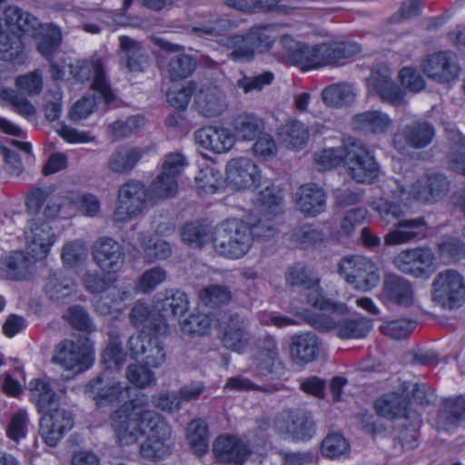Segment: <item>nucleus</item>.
<instances>
[{
    "label": "nucleus",
    "instance_id": "f257e3e1",
    "mask_svg": "<svg viewBox=\"0 0 465 465\" xmlns=\"http://www.w3.org/2000/svg\"><path fill=\"white\" fill-rule=\"evenodd\" d=\"M283 55L294 65L306 71L326 65L339 64L361 53V46L354 42L322 43L308 45L295 41L290 35L280 40Z\"/></svg>",
    "mask_w": 465,
    "mask_h": 465
},
{
    "label": "nucleus",
    "instance_id": "f03ea898",
    "mask_svg": "<svg viewBox=\"0 0 465 465\" xmlns=\"http://www.w3.org/2000/svg\"><path fill=\"white\" fill-rule=\"evenodd\" d=\"M31 401L39 412H45L39 422V434L50 447H54L64 434L73 428V418L69 411L54 408L56 395L49 382L44 379H34L28 384Z\"/></svg>",
    "mask_w": 465,
    "mask_h": 465
},
{
    "label": "nucleus",
    "instance_id": "7ed1b4c3",
    "mask_svg": "<svg viewBox=\"0 0 465 465\" xmlns=\"http://www.w3.org/2000/svg\"><path fill=\"white\" fill-rule=\"evenodd\" d=\"M373 210L383 226H392L384 236L386 245L406 244L415 241L425 232L427 223L424 217H407L405 206L400 202L380 199L373 203Z\"/></svg>",
    "mask_w": 465,
    "mask_h": 465
},
{
    "label": "nucleus",
    "instance_id": "20e7f679",
    "mask_svg": "<svg viewBox=\"0 0 465 465\" xmlns=\"http://www.w3.org/2000/svg\"><path fill=\"white\" fill-rule=\"evenodd\" d=\"M51 188H34L26 197V209L34 217L25 232L28 249L36 259H44L54 243L55 235L47 221L39 216V209L51 195Z\"/></svg>",
    "mask_w": 465,
    "mask_h": 465
},
{
    "label": "nucleus",
    "instance_id": "39448f33",
    "mask_svg": "<svg viewBox=\"0 0 465 465\" xmlns=\"http://www.w3.org/2000/svg\"><path fill=\"white\" fill-rule=\"evenodd\" d=\"M252 244L250 224L235 219L223 222L213 240L215 251L231 259L243 257Z\"/></svg>",
    "mask_w": 465,
    "mask_h": 465
},
{
    "label": "nucleus",
    "instance_id": "423d86ee",
    "mask_svg": "<svg viewBox=\"0 0 465 465\" xmlns=\"http://www.w3.org/2000/svg\"><path fill=\"white\" fill-rule=\"evenodd\" d=\"M431 286V301L441 309L460 307L465 301V279L455 270L439 272Z\"/></svg>",
    "mask_w": 465,
    "mask_h": 465
},
{
    "label": "nucleus",
    "instance_id": "0eeeda50",
    "mask_svg": "<svg viewBox=\"0 0 465 465\" xmlns=\"http://www.w3.org/2000/svg\"><path fill=\"white\" fill-rule=\"evenodd\" d=\"M93 353V341L90 338L76 335L58 343L52 361L66 370L82 371L89 367Z\"/></svg>",
    "mask_w": 465,
    "mask_h": 465
},
{
    "label": "nucleus",
    "instance_id": "6e6552de",
    "mask_svg": "<svg viewBox=\"0 0 465 465\" xmlns=\"http://www.w3.org/2000/svg\"><path fill=\"white\" fill-rule=\"evenodd\" d=\"M339 273L355 289L369 292L380 282L376 264L363 256H351L341 260Z\"/></svg>",
    "mask_w": 465,
    "mask_h": 465
},
{
    "label": "nucleus",
    "instance_id": "1a4fd4ad",
    "mask_svg": "<svg viewBox=\"0 0 465 465\" xmlns=\"http://www.w3.org/2000/svg\"><path fill=\"white\" fill-rule=\"evenodd\" d=\"M346 167L348 174L357 183H371L380 173V166L371 152L361 142H347Z\"/></svg>",
    "mask_w": 465,
    "mask_h": 465
},
{
    "label": "nucleus",
    "instance_id": "9d476101",
    "mask_svg": "<svg viewBox=\"0 0 465 465\" xmlns=\"http://www.w3.org/2000/svg\"><path fill=\"white\" fill-rule=\"evenodd\" d=\"M273 427L275 431L294 441L311 440L316 431L312 416L302 410H288L276 417Z\"/></svg>",
    "mask_w": 465,
    "mask_h": 465
},
{
    "label": "nucleus",
    "instance_id": "9b49d317",
    "mask_svg": "<svg viewBox=\"0 0 465 465\" xmlns=\"http://www.w3.org/2000/svg\"><path fill=\"white\" fill-rule=\"evenodd\" d=\"M127 347L132 358L141 357L143 363L151 368H160L166 361L165 349L161 340L145 331L131 335Z\"/></svg>",
    "mask_w": 465,
    "mask_h": 465
},
{
    "label": "nucleus",
    "instance_id": "f8f14e48",
    "mask_svg": "<svg viewBox=\"0 0 465 465\" xmlns=\"http://www.w3.org/2000/svg\"><path fill=\"white\" fill-rule=\"evenodd\" d=\"M367 86L370 94L379 95L383 102L393 106L405 103V93L393 81L392 71L388 65H376L367 79Z\"/></svg>",
    "mask_w": 465,
    "mask_h": 465
},
{
    "label": "nucleus",
    "instance_id": "ddd939ff",
    "mask_svg": "<svg viewBox=\"0 0 465 465\" xmlns=\"http://www.w3.org/2000/svg\"><path fill=\"white\" fill-rule=\"evenodd\" d=\"M146 189L143 183L129 181L118 191V204L114 211V218L124 222L139 214L145 205Z\"/></svg>",
    "mask_w": 465,
    "mask_h": 465
},
{
    "label": "nucleus",
    "instance_id": "4468645a",
    "mask_svg": "<svg viewBox=\"0 0 465 465\" xmlns=\"http://www.w3.org/2000/svg\"><path fill=\"white\" fill-rule=\"evenodd\" d=\"M70 73L80 82L88 81L92 74H94L92 83L93 90L103 97L106 104L114 100V94L106 81L104 64L101 59H95L92 62L77 61L75 64H70Z\"/></svg>",
    "mask_w": 465,
    "mask_h": 465
},
{
    "label": "nucleus",
    "instance_id": "2eb2a0df",
    "mask_svg": "<svg viewBox=\"0 0 465 465\" xmlns=\"http://www.w3.org/2000/svg\"><path fill=\"white\" fill-rule=\"evenodd\" d=\"M434 261L435 256L430 248L417 247L401 252L394 258V264L401 272L420 278L430 272Z\"/></svg>",
    "mask_w": 465,
    "mask_h": 465
},
{
    "label": "nucleus",
    "instance_id": "dca6fc26",
    "mask_svg": "<svg viewBox=\"0 0 465 465\" xmlns=\"http://www.w3.org/2000/svg\"><path fill=\"white\" fill-rule=\"evenodd\" d=\"M422 68L429 78L440 84L454 80L460 70L457 55L449 51L428 55Z\"/></svg>",
    "mask_w": 465,
    "mask_h": 465
},
{
    "label": "nucleus",
    "instance_id": "f3484780",
    "mask_svg": "<svg viewBox=\"0 0 465 465\" xmlns=\"http://www.w3.org/2000/svg\"><path fill=\"white\" fill-rule=\"evenodd\" d=\"M226 180L234 189L245 190L258 186L261 173L258 166L251 159L239 157L228 162Z\"/></svg>",
    "mask_w": 465,
    "mask_h": 465
},
{
    "label": "nucleus",
    "instance_id": "a211bd4d",
    "mask_svg": "<svg viewBox=\"0 0 465 465\" xmlns=\"http://www.w3.org/2000/svg\"><path fill=\"white\" fill-rule=\"evenodd\" d=\"M93 257L101 270L116 272L124 264L125 254L122 245L110 237H102L93 245Z\"/></svg>",
    "mask_w": 465,
    "mask_h": 465
},
{
    "label": "nucleus",
    "instance_id": "6ab92c4d",
    "mask_svg": "<svg viewBox=\"0 0 465 465\" xmlns=\"http://www.w3.org/2000/svg\"><path fill=\"white\" fill-rule=\"evenodd\" d=\"M195 142L203 148L215 153H223L234 144L231 130L215 125H207L194 132Z\"/></svg>",
    "mask_w": 465,
    "mask_h": 465
},
{
    "label": "nucleus",
    "instance_id": "aec40b11",
    "mask_svg": "<svg viewBox=\"0 0 465 465\" xmlns=\"http://www.w3.org/2000/svg\"><path fill=\"white\" fill-rule=\"evenodd\" d=\"M213 450L219 462L234 465H243L251 454L250 449L242 440L230 435L218 437Z\"/></svg>",
    "mask_w": 465,
    "mask_h": 465
},
{
    "label": "nucleus",
    "instance_id": "412c9836",
    "mask_svg": "<svg viewBox=\"0 0 465 465\" xmlns=\"http://www.w3.org/2000/svg\"><path fill=\"white\" fill-rule=\"evenodd\" d=\"M250 339L246 319L237 312L229 314L223 326V345L240 352L248 346Z\"/></svg>",
    "mask_w": 465,
    "mask_h": 465
},
{
    "label": "nucleus",
    "instance_id": "4be33fe9",
    "mask_svg": "<svg viewBox=\"0 0 465 465\" xmlns=\"http://www.w3.org/2000/svg\"><path fill=\"white\" fill-rule=\"evenodd\" d=\"M449 186L446 176L440 173H429L412 184L411 193L418 201L434 203L446 195Z\"/></svg>",
    "mask_w": 465,
    "mask_h": 465
},
{
    "label": "nucleus",
    "instance_id": "5701e85b",
    "mask_svg": "<svg viewBox=\"0 0 465 465\" xmlns=\"http://www.w3.org/2000/svg\"><path fill=\"white\" fill-rule=\"evenodd\" d=\"M154 309L165 323L170 319L183 315L189 309L187 295L178 290H165L155 297Z\"/></svg>",
    "mask_w": 465,
    "mask_h": 465
},
{
    "label": "nucleus",
    "instance_id": "b1692460",
    "mask_svg": "<svg viewBox=\"0 0 465 465\" xmlns=\"http://www.w3.org/2000/svg\"><path fill=\"white\" fill-rule=\"evenodd\" d=\"M194 106L203 117L219 116L227 109L226 95L217 86L202 87L195 94Z\"/></svg>",
    "mask_w": 465,
    "mask_h": 465
},
{
    "label": "nucleus",
    "instance_id": "393cba45",
    "mask_svg": "<svg viewBox=\"0 0 465 465\" xmlns=\"http://www.w3.org/2000/svg\"><path fill=\"white\" fill-rule=\"evenodd\" d=\"M118 52L120 64L128 72H143L147 66L149 56L141 43L126 35L119 37Z\"/></svg>",
    "mask_w": 465,
    "mask_h": 465
},
{
    "label": "nucleus",
    "instance_id": "a878e982",
    "mask_svg": "<svg viewBox=\"0 0 465 465\" xmlns=\"http://www.w3.org/2000/svg\"><path fill=\"white\" fill-rule=\"evenodd\" d=\"M84 393L97 401L99 405L120 402L127 395L126 387L121 382L105 381L100 376L86 384Z\"/></svg>",
    "mask_w": 465,
    "mask_h": 465
},
{
    "label": "nucleus",
    "instance_id": "bb28decb",
    "mask_svg": "<svg viewBox=\"0 0 465 465\" xmlns=\"http://www.w3.org/2000/svg\"><path fill=\"white\" fill-rule=\"evenodd\" d=\"M435 137L434 126L427 121H414L407 124L401 133L395 135L394 143L399 146L401 140L407 145L416 149L428 146Z\"/></svg>",
    "mask_w": 465,
    "mask_h": 465
},
{
    "label": "nucleus",
    "instance_id": "cd10ccee",
    "mask_svg": "<svg viewBox=\"0 0 465 465\" xmlns=\"http://www.w3.org/2000/svg\"><path fill=\"white\" fill-rule=\"evenodd\" d=\"M111 420L115 438L120 444H134L142 436V423L139 419L116 410L111 415Z\"/></svg>",
    "mask_w": 465,
    "mask_h": 465
},
{
    "label": "nucleus",
    "instance_id": "c85d7f7f",
    "mask_svg": "<svg viewBox=\"0 0 465 465\" xmlns=\"http://www.w3.org/2000/svg\"><path fill=\"white\" fill-rule=\"evenodd\" d=\"M31 259L21 251H15L0 258V278L8 281H23L31 274Z\"/></svg>",
    "mask_w": 465,
    "mask_h": 465
},
{
    "label": "nucleus",
    "instance_id": "c756f323",
    "mask_svg": "<svg viewBox=\"0 0 465 465\" xmlns=\"http://www.w3.org/2000/svg\"><path fill=\"white\" fill-rule=\"evenodd\" d=\"M296 204L305 215L316 216L325 210V193L315 183L303 184L297 192Z\"/></svg>",
    "mask_w": 465,
    "mask_h": 465
},
{
    "label": "nucleus",
    "instance_id": "7c9ffc66",
    "mask_svg": "<svg viewBox=\"0 0 465 465\" xmlns=\"http://www.w3.org/2000/svg\"><path fill=\"white\" fill-rule=\"evenodd\" d=\"M145 149L122 146L114 150L107 161V169L114 173L123 174L132 172L143 158Z\"/></svg>",
    "mask_w": 465,
    "mask_h": 465
},
{
    "label": "nucleus",
    "instance_id": "2f4dec72",
    "mask_svg": "<svg viewBox=\"0 0 465 465\" xmlns=\"http://www.w3.org/2000/svg\"><path fill=\"white\" fill-rule=\"evenodd\" d=\"M5 25L12 31L28 35L32 37L37 36V32L43 25L37 17L22 10L15 5H9L4 11Z\"/></svg>",
    "mask_w": 465,
    "mask_h": 465
},
{
    "label": "nucleus",
    "instance_id": "473e14b6",
    "mask_svg": "<svg viewBox=\"0 0 465 465\" xmlns=\"http://www.w3.org/2000/svg\"><path fill=\"white\" fill-rule=\"evenodd\" d=\"M75 291V282L62 271L50 272L45 278L44 292L52 302H64L74 294Z\"/></svg>",
    "mask_w": 465,
    "mask_h": 465
},
{
    "label": "nucleus",
    "instance_id": "72a5a7b5",
    "mask_svg": "<svg viewBox=\"0 0 465 465\" xmlns=\"http://www.w3.org/2000/svg\"><path fill=\"white\" fill-rule=\"evenodd\" d=\"M383 291L387 299L400 306L410 307L414 302L412 286L402 277L394 274L387 275L384 280Z\"/></svg>",
    "mask_w": 465,
    "mask_h": 465
},
{
    "label": "nucleus",
    "instance_id": "f704fd0d",
    "mask_svg": "<svg viewBox=\"0 0 465 465\" xmlns=\"http://www.w3.org/2000/svg\"><path fill=\"white\" fill-rule=\"evenodd\" d=\"M291 356L296 363H309L315 360L319 351L317 336L304 332L292 337Z\"/></svg>",
    "mask_w": 465,
    "mask_h": 465
},
{
    "label": "nucleus",
    "instance_id": "c9c22d12",
    "mask_svg": "<svg viewBox=\"0 0 465 465\" xmlns=\"http://www.w3.org/2000/svg\"><path fill=\"white\" fill-rule=\"evenodd\" d=\"M129 319L136 328L153 330L159 333H165L168 324L163 319H160L159 314L153 312L149 305L137 302L129 312Z\"/></svg>",
    "mask_w": 465,
    "mask_h": 465
},
{
    "label": "nucleus",
    "instance_id": "e433bc0d",
    "mask_svg": "<svg viewBox=\"0 0 465 465\" xmlns=\"http://www.w3.org/2000/svg\"><path fill=\"white\" fill-rule=\"evenodd\" d=\"M391 124L389 115L377 110L358 114L352 119L353 129L364 134H383Z\"/></svg>",
    "mask_w": 465,
    "mask_h": 465
},
{
    "label": "nucleus",
    "instance_id": "4c0bfd02",
    "mask_svg": "<svg viewBox=\"0 0 465 465\" xmlns=\"http://www.w3.org/2000/svg\"><path fill=\"white\" fill-rule=\"evenodd\" d=\"M409 402L398 393L385 394L375 401V409L379 415L387 419L409 417Z\"/></svg>",
    "mask_w": 465,
    "mask_h": 465
},
{
    "label": "nucleus",
    "instance_id": "58836bf2",
    "mask_svg": "<svg viewBox=\"0 0 465 465\" xmlns=\"http://www.w3.org/2000/svg\"><path fill=\"white\" fill-rule=\"evenodd\" d=\"M461 421H465V398L456 397L445 400L439 413V426L449 430Z\"/></svg>",
    "mask_w": 465,
    "mask_h": 465
},
{
    "label": "nucleus",
    "instance_id": "ea45409f",
    "mask_svg": "<svg viewBox=\"0 0 465 465\" xmlns=\"http://www.w3.org/2000/svg\"><path fill=\"white\" fill-rule=\"evenodd\" d=\"M142 115H131L125 119L116 120L106 127L107 136L114 142L126 139L138 133L144 125Z\"/></svg>",
    "mask_w": 465,
    "mask_h": 465
},
{
    "label": "nucleus",
    "instance_id": "a19ab883",
    "mask_svg": "<svg viewBox=\"0 0 465 465\" xmlns=\"http://www.w3.org/2000/svg\"><path fill=\"white\" fill-rule=\"evenodd\" d=\"M303 292L307 303L315 309L322 312H336L341 315L348 312L346 304L333 302L325 297L323 290L320 286V279L317 280V282L313 284V286H309L306 290H303Z\"/></svg>",
    "mask_w": 465,
    "mask_h": 465
},
{
    "label": "nucleus",
    "instance_id": "79ce46f5",
    "mask_svg": "<svg viewBox=\"0 0 465 465\" xmlns=\"http://www.w3.org/2000/svg\"><path fill=\"white\" fill-rule=\"evenodd\" d=\"M355 98L353 87L348 83H337L325 87L322 92V102L331 107L351 104Z\"/></svg>",
    "mask_w": 465,
    "mask_h": 465
},
{
    "label": "nucleus",
    "instance_id": "37998d69",
    "mask_svg": "<svg viewBox=\"0 0 465 465\" xmlns=\"http://www.w3.org/2000/svg\"><path fill=\"white\" fill-rule=\"evenodd\" d=\"M142 423V435L152 438L169 440L172 429L166 419L157 412H145Z\"/></svg>",
    "mask_w": 465,
    "mask_h": 465
},
{
    "label": "nucleus",
    "instance_id": "c03bdc74",
    "mask_svg": "<svg viewBox=\"0 0 465 465\" xmlns=\"http://www.w3.org/2000/svg\"><path fill=\"white\" fill-rule=\"evenodd\" d=\"M233 129L236 135L245 141H252L262 133L263 123L253 114H241L233 121Z\"/></svg>",
    "mask_w": 465,
    "mask_h": 465
},
{
    "label": "nucleus",
    "instance_id": "a18cd8bd",
    "mask_svg": "<svg viewBox=\"0 0 465 465\" xmlns=\"http://www.w3.org/2000/svg\"><path fill=\"white\" fill-rule=\"evenodd\" d=\"M186 438L194 454L202 456L209 449V437L206 423L202 420L191 421L186 429Z\"/></svg>",
    "mask_w": 465,
    "mask_h": 465
},
{
    "label": "nucleus",
    "instance_id": "49530a36",
    "mask_svg": "<svg viewBox=\"0 0 465 465\" xmlns=\"http://www.w3.org/2000/svg\"><path fill=\"white\" fill-rule=\"evenodd\" d=\"M282 196L274 185H268L260 191L254 199V204L260 213L276 216L282 212Z\"/></svg>",
    "mask_w": 465,
    "mask_h": 465
},
{
    "label": "nucleus",
    "instance_id": "de8ad7c7",
    "mask_svg": "<svg viewBox=\"0 0 465 465\" xmlns=\"http://www.w3.org/2000/svg\"><path fill=\"white\" fill-rule=\"evenodd\" d=\"M371 329L366 318L345 319L338 322L336 334L341 339H363Z\"/></svg>",
    "mask_w": 465,
    "mask_h": 465
},
{
    "label": "nucleus",
    "instance_id": "09e8293b",
    "mask_svg": "<svg viewBox=\"0 0 465 465\" xmlns=\"http://www.w3.org/2000/svg\"><path fill=\"white\" fill-rule=\"evenodd\" d=\"M138 240L143 251L144 259L148 263H152L155 260H165L172 254V248L165 241H153L145 233H140Z\"/></svg>",
    "mask_w": 465,
    "mask_h": 465
},
{
    "label": "nucleus",
    "instance_id": "8fccbe9b",
    "mask_svg": "<svg viewBox=\"0 0 465 465\" xmlns=\"http://www.w3.org/2000/svg\"><path fill=\"white\" fill-rule=\"evenodd\" d=\"M36 46L39 53L46 58L54 53L61 41L60 30L53 25H43L37 32Z\"/></svg>",
    "mask_w": 465,
    "mask_h": 465
},
{
    "label": "nucleus",
    "instance_id": "3c124183",
    "mask_svg": "<svg viewBox=\"0 0 465 465\" xmlns=\"http://www.w3.org/2000/svg\"><path fill=\"white\" fill-rule=\"evenodd\" d=\"M196 68V61L188 54H179L170 58L167 73L172 81H179L190 76Z\"/></svg>",
    "mask_w": 465,
    "mask_h": 465
},
{
    "label": "nucleus",
    "instance_id": "603ef678",
    "mask_svg": "<svg viewBox=\"0 0 465 465\" xmlns=\"http://www.w3.org/2000/svg\"><path fill=\"white\" fill-rule=\"evenodd\" d=\"M223 45L231 52L227 54L233 61H245L253 57L255 53L247 35H231L223 40Z\"/></svg>",
    "mask_w": 465,
    "mask_h": 465
},
{
    "label": "nucleus",
    "instance_id": "864d4df0",
    "mask_svg": "<svg viewBox=\"0 0 465 465\" xmlns=\"http://www.w3.org/2000/svg\"><path fill=\"white\" fill-rule=\"evenodd\" d=\"M274 27L272 25H254L246 34L249 43L254 51H268L274 43Z\"/></svg>",
    "mask_w": 465,
    "mask_h": 465
},
{
    "label": "nucleus",
    "instance_id": "5fc2aeb1",
    "mask_svg": "<svg viewBox=\"0 0 465 465\" xmlns=\"http://www.w3.org/2000/svg\"><path fill=\"white\" fill-rule=\"evenodd\" d=\"M199 299L205 305L212 308L229 303L232 292L223 285H209L199 292Z\"/></svg>",
    "mask_w": 465,
    "mask_h": 465
},
{
    "label": "nucleus",
    "instance_id": "6e6d98bb",
    "mask_svg": "<svg viewBox=\"0 0 465 465\" xmlns=\"http://www.w3.org/2000/svg\"><path fill=\"white\" fill-rule=\"evenodd\" d=\"M233 22L226 18H215L209 22H201L193 26L192 32L199 37H216L231 31Z\"/></svg>",
    "mask_w": 465,
    "mask_h": 465
},
{
    "label": "nucleus",
    "instance_id": "4d7b16f0",
    "mask_svg": "<svg viewBox=\"0 0 465 465\" xmlns=\"http://www.w3.org/2000/svg\"><path fill=\"white\" fill-rule=\"evenodd\" d=\"M347 143L343 147L328 148L314 154L315 163L320 171H326L338 166L341 162L346 164Z\"/></svg>",
    "mask_w": 465,
    "mask_h": 465
},
{
    "label": "nucleus",
    "instance_id": "13d9d810",
    "mask_svg": "<svg viewBox=\"0 0 465 465\" xmlns=\"http://www.w3.org/2000/svg\"><path fill=\"white\" fill-rule=\"evenodd\" d=\"M150 366L144 363L130 364L126 369V378L135 387L145 389L156 384L154 372L150 370Z\"/></svg>",
    "mask_w": 465,
    "mask_h": 465
},
{
    "label": "nucleus",
    "instance_id": "bf43d9fd",
    "mask_svg": "<svg viewBox=\"0 0 465 465\" xmlns=\"http://www.w3.org/2000/svg\"><path fill=\"white\" fill-rule=\"evenodd\" d=\"M319 278L306 266L297 263L286 272V282L291 287L301 288L302 291L313 286Z\"/></svg>",
    "mask_w": 465,
    "mask_h": 465
},
{
    "label": "nucleus",
    "instance_id": "052dcab7",
    "mask_svg": "<svg viewBox=\"0 0 465 465\" xmlns=\"http://www.w3.org/2000/svg\"><path fill=\"white\" fill-rule=\"evenodd\" d=\"M151 194L158 199L173 197L178 191V181L173 175L161 172L150 185Z\"/></svg>",
    "mask_w": 465,
    "mask_h": 465
},
{
    "label": "nucleus",
    "instance_id": "680f3d73",
    "mask_svg": "<svg viewBox=\"0 0 465 465\" xmlns=\"http://www.w3.org/2000/svg\"><path fill=\"white\" fill-rule=\"evenodd\" d=\"M254 361L256 369L262 376L274 380L280 379L285 374V365L279 353L255 358Z\"/></svg>",
    "mask_w": 465,
    "mask_h": 465
},
{
    "label": "nucleus",
    "instance_id": "e2e57ef3",
    "mask_svg": "<svg viewBox=\"0 0 465 465\" xmlns=\"http://www.w3.org/2000/svg\"><path fill=\"white\" fill-rule=\"evenodd\" d=\"M15 87L22 94L35 96L41 94L43 90V74L35 69L25 74L18 75L15 82Z\"/></svg>",
    "mask_w": 465,
    "mask_h": 465
},
{
    "label": "nucleus",
    "instance_id": "0e129e2a",
    "mask_svg": "<svg viewBox=\"0 0 465 465\" xmlns=\"http://www.w3.org/2000/svg\"><path fill=\"white\" fill-rule=\"evenodd\" d=\"M64 319L67 321L74 329L78 331L88 333L95 331V325L87 311L83 306L74 305L69 307L64 314Z\"/></svg>",
    "mask_w": 465,
    "mask_h": 465
},
{
    "label": "nucleus",
    "instance_id": "69168bd1",
    "mask_svg": "<svg viewBox=\"0 0 465 465\" xmlns=\"http://www.w3.org/2000/svg\"><path fill=\"white\" fill-rule=\"evenodd\" d=\"M323 240V233L321 230L312 226L303 225L294 228L290 234V241L302 248L317 244Z\"/></svg>",
    "mask_w": 465,
    "mask_h": 465
},
{
    "label": "nucleus",
    "instance_id": "338daca9",
    "mask_svg": "<svg viewBox=\"0 0 465 465\" xmlns=\"http://www.w3.org/2000/svg\"><path fill=\"white\" fill-rule=\"evenodd\" d=\"M0 97L7 101L13 107V110L24 117H29L35 114L36 110L30 101L22 94L10 88H1Z\"/></svg>",
    "mask_w": 465,
    "mask_h": 465
},
{
    "label": "nucleus",
    "instance_id": "774afa93",
    "mask_svg": "<svg viewBox=\"0 0 465 465\" xmlns=\"http://www.w3.org/2000/svg\"><path fill=\"white\" fill-rule=\"evenodd\" d=\"M182 238L193 247H201L210 239V227L200 223H187L183 228Z\"/></svg>",
    "mask_w": 465,
    "mask_h": 465
}]
</instances>
